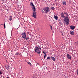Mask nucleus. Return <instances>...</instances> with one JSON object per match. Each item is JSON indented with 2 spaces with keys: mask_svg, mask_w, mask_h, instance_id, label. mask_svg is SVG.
Returning a JSON list of instances; mask_svg holds the SVG:
<instances>
[{
  "mask_svg": "<svg viewBox=\"0 0 78 78\" xmlns=\"http://www.w3.org/2000/svg\"><path fill=\"white\" fill-rule=\"evenodd\" d=\"M74 45H76V46H78V43L77 42H75L74 43Z\"/></svg>",
  "mask_w": 78,
  "mask_h": 78,
  "instance_id": "nucleus-14",
  "label": "nucleus"
},
{
  "mask_svg": "<svg viewBox=\"0 0 78 78\" xmlns=\"http://www.w3.org/2000/svg\"><path fill=\"white\" fill-rule=\"evenodd\" d=\"M50 58H51L50 57H47V59H50Z\"/></svg>",
  "mask_w": 78,
  "mask_h": 78,
  "instance_id": "nucleus-21",
  "label": "nucleus"
},
{
  "mask_svg": "<svg viewBox=\"0 0 78 78\" xmlns=\"http://www.w3.org/2000/svg\"><path fill=\"white\" fill-rule=\"evenodd\" d=\"M70 33L71 35H73L74 34H75V32H73V31H70Z\"/></svg>",
  "mask_w": 78,
  "mask_h": 78,
  "instance_id": "nucleus-11",
  "label": "nucleus"
},
{
  "mask_svg": "<svg viewBox=\"0 0 78 78\" xmlns=\"http://www.w3.org/2000/svg\"><path fill=\"white\" fill-rule=\"evenodd\" d=\"M4 28H6V26H5V23L4 24Z\"/></svg>",
  "mask_w": 78,
  "mask_h": 78,
  "instance_id": "nucleus-23",
  "label": "nucleus"
},
{
  "mask_svg": "<svg viewBox=\"0 0 78 78\" xmlns=\"http://www.w3.org/2000/svg\"><path fill=\"white\" fill-rule=\"evenodd\" d=\"M62 3L63 5H66L67 4V3L65 1H62Z\"/></svg>",
  "mask_w": 78,
  "mask_h": 78,
  "instance_id": "nucleus-9",
  "label": "nucleus"
},
{
  "mask_svg": "<svg viewBox=\"0 0 78 78\" xmlns=\"http://www.w3.org/2000/svg\"><path fill=\"white\" fill-rule=\"evenodd\" d=\"M16 55H19V53H17L16 54Z\"/></svg>",
  "mask_w": 78,
  "mask_h": 78,
  "instance_id": "nucleus-24",
  "label": "nucleus"
},
{
  "mask_svg": "<svg viewBox=\"0 0 78 78\" xmlns=\"http://www.w3.org/2000/svg\"><path fill=\"white\" fill-rule=\"evenodd\" d=\"M21 35L23 38V39H24L25 37H26V33L25 32H23L22 33Z\"/></svg>",
  "mask_w": 78,
  "mask_h": 78,
  "instance_id": "nucleus-6",
  "label": "nucleus"
},
{
  "mask_svg": "<svg viewBox=\"0 0 78 78\" xmlns=\"http://www.w3.org/2000/svg\"><path fill=\"white\" fill-rule=\"evenodd\" d=\"M51 59H52L53 61H56V59H55V57H51Z\"/></svg>",
  "mask_w": 78,
  "mask_h": 78,
  "instance_id": "nucleus-13",
  "label": "nucleus"
},
{
  "mask_svg": "<svg viewBox=\"0 0 78 78\" xmlns=\"http://www.w3.org/2000/svg\"><path fill=\"white\" fill-rule=\"evenodd\" d=\"M34 51L35 53H37L38 54H41V51H42V49L40 46H36L35 47Z\"/></svg>",
  "mask_w": 78,
  "mask_h": 78,
  "instance_id": "nucleus-2",
  "label": "nucleus"
},
{
  "mask_svg": "<svg viewBox=\"0 0 78 78\" xmlns=\"http://www.w3.org/2000/svg\"><path fill=\"white\" fill-rule=\"evenodd\" d=\"M70 28L71 30H74L75 28V26H70Z\"/></svg>",
  "mask_w": 78,
  "mask_h": 78,
  "instance_id": "nucleus-10",
  "label": "nucleus"
},
{
  "mask_svg": "<svg viewBox=\"0 0 78 78\" xmlns=\"http://www.w3.org/2000/svg\"><path fill=\"white\" fill-rule=\"evenodd\" d=\"M7 78H9V77H8Z\"/></svg>",
  "mask_w": 78,
  "mask_h": 78,
  "instance_id": "nucleus-29",
  "label": "nucleus"
},
{
  "mask_svg": "<svg viewBox=\"0 0 78 78\" xmlns=\"http://www.w3.org/2000/svg\"><path fill=\"white\" fill-rule=\"evenodd\" d=\"M12 16H11L10 17L9 19V20H12Z\"/></svg>",
  "mask_w": 78,
  "mask_h": 78,
  "instance_id": "nucleus-19",
  "label": "nucleus"
},
{
  "mask_svg": "<svg viewBox=\"0 0 78 78\" xmlns=\"http://www.w3.org/2000/svg\"><path fill=\"white\" fill-rule=\"evenodd\" d=\"M30 5L33 8L32 9H33V10H35V9H36L35 8V7L34 6V5H33V3L32 2H31L30 3Z\"/></svg>",
  "mask_w": 78,
  "mask_h": 78,
  "instance_id": "nucleus-5",
  "label": "nucleus"
},
{
  "mask_svg": "<svg viewBox=\"0 0 78 78\" xmlns=\"http://www.w3.org/2000/svg\"><path fill=\"white\" fill-rule=\"evenodd\" d=\"M24 39H25L26 40H28L29 39V37H25Z\"/></svg>",
  "mask_w": 78,
  "mask_h": 78,
  "instance_id": "nucleus-15",
  "label": "nucleus"
},
{
  "mask_svg": "<svg viewBox=\"0 0 78 78\" xmlns=\"http://www.w3.org/2000/svg\"><path fill=\"white\" fill-rule=\"evenodd\" d=\"M47 56V55H44V59H45V57Z\"/></svg>",
  "mask_w": 78,
  "mask_h": 78,
  "instance_id": "nucleus-20",
  "label": "nucleus"
},
{
  "mask_svg": "<svg viewBox=\"0 0 78 78\" xmlns=\"http://www.w3.org/2000/svg\"><path fill=\"white\" fill-rule=\"evenodd\" d=\"M25 62H27V64H30L31 63H30V62H27V61H26V60H25Z\"/></svg>",
  "mask_w": 78,
  "mask_h": 78,
  "instance_id": "nucleus-18",
  "label": "nucleus"
},
{
  "mask_svg": "<svg viewBox=\"0 0 78 78\" xmlns=\"http://www.w3.org/2000/svg\"><path fill=\"white\" fill-rule=\"evenodd\" d=\"M60 15L61 17H62V18H64V19L66 18L65 16H64V13H63V12L61 13Z\"/></svg>",
  "mask_w": 78,
  "mask_h": 78,
  "instance_id": "nucleus-8",
  "label": "nucleus"
},
{
  "mask_svg": "<svg viewBox=\"0 0 78 78\" xmlns=\"http://www.w3.org/2000/svg\"><path fill=\"white\" fill-rule=\"evenodd\" d=\"M42 13H45V12H44V11H42Z\"/></svg>",
  "mask_w": 78,
  "mask_h": 78,
  "instance_id": "nucleus-26",
  "label": "nucleus"
},
{
  "mask_svg": "<svg viewBox=\"0 0 78 78\" xmlns=\"http://www.w3.org/2000/svg\"><path fill=\"white\" fill-rule=\"evenodd\" d=\"M50 28H51V30H52V26H51L50 25H49Z\"/></svg>",
  "mask_w": 78,
  "mask_h": 78,
  "instance_id": "nucleus-22",
  "label": "nucleus"
},
{
  "mask_svg": "<svg viewBox=\"0 0 78 78\" xmlns=\"http://www.w3.org/2000/svg\"><path fill=\"white\" fill-rule=\"evenodd\" d=\"M51 9H52V10H54L55 9V8L53 7H51Z\"/></svg>",
  "mask_w": 78,
  "mask_h": 78,
  "instance_id": "nucleus-16",
  "label": "nucleus"
},
{
  "mask_svg": "<svg viewBox=\"0 0 78 78\" xmlns=\"http://www.w3.org/2000/svg\"><path fill=\"white\" fill-rule=\"evenodd\" d=\"M64 14H66V16L65 18L63 19L64 21V23L66 22V25H69V14L67 13V12H64Z\"/></svg>",
  "mask_w": 78,
  "mask_h": 78,
  "instance_id": "nucleus-1",
  "label": "nucleus"
},
{
  "mask_svg": "<svg viewBox=\"0 0 78 78\" xmlns=\"http://www.w3.org/2000/svg\"><path fill=\"white\" fill-rule=\"evenodd\" d=\"M36 9L34 10V12H33V15L32 16V17H34V18H35L36 19Z\"/></svg>",
  "mask_w": 78,
  "mask_h": 78,
  "instance_id": "nucleus-4",
  "label": "nucleus"
},
{
  "mask_svg": "<svg viewBox=\"0 0 78 78\" xmlns=\"http://www.w3.org/2000/svg\"><path fill=\"white\" fill-rule=\"evenodd\" d=\"M0 25H3V24H1Z\"/></svg>",
  "mask_w": 78,
  "mask_h": 78,
  "instance_id": "nucleus-28",
  "label": "nucleus"
},
{
  "mask_svg": "<svg viewBox=\"0 0 78 78\" xmlns=\"http://www.w3.org/2000/svg\"><path fill=\"white\" fill-rule=\"evenodd\" d=\"M54 19H55L56 20H58V16L54 15Z\"/></svg>",
  "mask_w": 78,
  "mask_h": 78,
  "instance_id": "nucleus-12",
  "label": "nucleus"
},
{
  "mask_svg": "<svg viewBox=\"0 0 78 78\" xmlns=\"http://www.w3.org/2000/svg\"><path fill=\"white\" fill-rule=\"evenodd\" d=\"M37 64H38V63H37Z\"/></svg>",
  "mask_w": 78,
  "mask_h": 78,
  "instance_id": "nucleus-30",
  "label": "nucleus"
},
{
  "mask_svg": "<svg viewBox=\"0 0 78 78\" xmlns=\"http://www.w3.org/2000/svg\"><path fill=\"white\" fill-rule=\"evenodd\" d=\"M50 8L48 7H45L43 8V10L44 11L45 13H48L49 12Z\"/></svg>",
  "mask_w": 78,
  "mask_h": 78,
  "instance_id": "nucleus-3",
  "label": "nucleus"
},
{
  "mask_svg": "<svg viewBox=\"0 0 78 78\" xmlns=\"http://www.w3.org/2000/svg\"><path fill=\"white\" fill-rule=\"evenodd\" d=\"M66 58H67V59H70L71 60V56L69 54H67L66 55Z\"/></svg>",
  "mask_w": 78,
  "mask_h": 78,
  "instance_id": "nucleus-7",
  "label": "nucleus"
},
{
  "mask_svg": "<svg viewBox=\"0 0 78 78\" xmlns=\"http://www.w3.org/2000/svg\"><path fill=\"white\" fill-rule=\"evenodd\" d=\"M29 65L30 66H31V63L29 64Z\"/></svg>",
  "mask_w": 78,
  "mask_h": 78,
  "instance_id": "nucleus-27",
  "label": "nucleus"
},
{
  "mask_svg": "<svg viewBox=\"0 0 78 78\" xmlns=\"http://www.w3.org/2000/svg\"><path fill=\"white\" fill-rule=\"evenodd\" d=\"M2 73L0 71V75H2Z\"/></svg>",
  "mask_w": 78,
  "mask_h": 78,
  "instance_id": "nucleus-25",
  "label": "nucleus"
},
{
  "mask_svg": "<svg viewBox=\"0 0 78 78\" xmlns=\"http://www.w3.org/2000/svg\"><path fill=\"white\" fill-rule=\"evenodd\" d=\"M43 53L44 54H45V55H47V52H45V51H44L43 52Z\"/></svg>",
  "mask_w": 78,
  "mask_h": 78,
  "instance_id": "nucleus-17",
  "label": "nucleus"
}]
</instances>
